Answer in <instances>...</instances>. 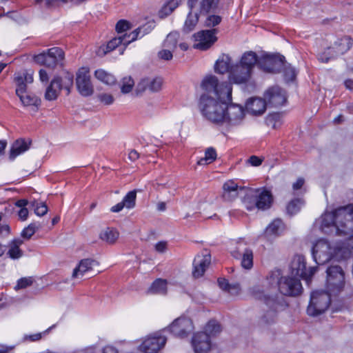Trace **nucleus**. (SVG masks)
<instances>
[{"label": "nucleus", "mask_w": 353, "mask_h": 353, "mask_svg": "<svg viewBox=\"0 0 353 353\" xmlns=\"http://www.w3.org/2000/svg\"><path fill=\"white\" fill-rule=\"evenodd\" d=\"M220 9V7L216 10V13ZM206 18L204 21V26L210 28H216L215 27L219 25L222 21V17L220 15L216 14L215 12L210 13L205 15Z\"/></svg>", "instance_id": "ea45409f"}, {"label": "nucleus", "mask_w": 353, "mask_h": 353, "mask_svg": "<svg viewBox=\"0 0 353 353\" xmlns=\"http://www.w3.org/2000/svg\"><path fill=\"white\" fill-rule=\"evenodd\" d=\"M213 332H194L192 346L195 353H208L212 346Z\"/></svg>", "instance_id": "2eb2a0df"}, {"label": "nucleus", "mask_w": 353, "mask_h": 353, "mask_svg": "<svg viewBox=\"0 0 353 353\" xmlns=\"http://www.w3.org/2000/svg\"><path fill=\"white\" fill-rule=\"evenodd\" d=\"M167 292V281L165 279H156L148 289V292L152 294H165Z\"/></svg>", "instance_id": "4c0bfd02"}, {"label": "nucleus", "mask_w": 353, "mask_h": 353, "mask_svg": "<svg viewBox=\"0 0 353 353\" xmlns=\"http://www.w3.org/2000/svg\"><path fill=\"white\" fill-rule=\"evenodd\" d=\"M16 94L19 97L21 103L24 106L32 107L34 111L37 110L39 106L41 105L40 99L34 94L28 93L27 90Z\"/></svg>", "instance_id": "c756f323"}, {"label": "nucleus", "mask_w": 353, "mask_h": 353, "mask_svg": "<svg viewBox=\"0 0 353 353\" xmlns=\"http://www.w3.org/2000/svg\"><path fill=\"white\" fill-rule=\"evenodd\" d=\"M217 282L221 289L228 292L232 295L238 294L241 290L240 285L239 283L230 284L228 280L223 278L218 279Z\"/></svg>", "instance_id": "c9c22d12"}, {"label": "nucleus", "mask_w": 353, "mask_h": 353, "mask_svg": "<svg viewBox=\"0 0 353 353\" xmlns=\"http://www.w3.org/2000/svg\"><path fill=\"white\" fill-rule=\"evenodd\" d=\"M250 249L243 239L234 240L231 242L230 252L232 257L239 258L241 254Z\"/></svg>", "instance_id": "473e14b6"}, {"label": "nucleus", "mask_w": 353, "mask_h": 353, "mask_svg": "<svg viewBox=\"0 0 353 353\" xmlns=\"http://www.w3.org/2000/svg\"><path fill=\"white\" fill-rule=\"evenodd\" d=\"M284 74L288 81H293L296 77V73L293 68L288 67L284 70Z\"/></svg>", "instance_id": "052dcab7"}, {"label": "nucleus", "mask_w": 353, "mask_h": 353, "mask_svg": "<svg viewBox=\"0 0 353 353\" xmlns=\"http://www.w3.org/2000/svg\"><path fill=\"white\" fill-rule=\"evenodd\" d=\"M341 250V248L332 247L325 239H320L314 245L312 254L314 260L318 265L328 262Z\"/></svg>", "instance_id": "423d86ee"}, {"label": "nucleus", "mask_w": 353, "mask_h": 353, "mask_svg": "<svg viewBox=\"0 0 353 353\" xmlns=\"http://www.w3.org/2000/svg\"><path fill=\"white\" fill-rule=\"evenodd\" d=\"M163 81L159 77H145L140 80L136 87L138 94L143 93L147 90L154 92L161 89Z\"/></svg>", "instance_id": "412c9836"}, {"label": "nucleus", "mask_w": 353, "mask_h": 353, "mask_svg": "<svg viewBox=\"0 0 353 353\" xmlns=\"http://www.w3.org/2000/svg\"><path fill=\"white\" fill-rule=\"evenodd\" d=\"M303 205V201L301 199H296L291 201L287 206V212L289 214H296Z\"/></svg>", "instance_id": "a18cd8bd"}, {"label": "nucleus", "mask_w": 353, "mask_h": 353, "mask_svg": "<svg viewBox=\"0 0 353 353\" xmlns=\"http://www.w3.org/2000/svg\"><path fill=\"white\" fill-rule=\"evenodd\" d=\"M231 58L228 54H222L219 57L214 64V70L219 74H225L231 70Z\"/></svg>", "instance_id": "2f4dec72"}, {"label": "nucleus", "mask_w": 353, "mask_h": 353, "mask_svg": "<svg viewBox=\"0 0 353 353\" xmlns=\"http://www.w3.org/2000/svg\"><path fill=\"white\" fill-rule=\"evenodd\" d=\"M241 267L245 270H250L253 267V251L250 248L248 252H245L244 258L241 261Z\"/></svg>", "instance_id": "09e8293b"}, {"label": "nucleus", "mask_w": 353, "mask_h": 353, "mask_svg": "<svg viewBox=\"0 0 353 353\" xmlns=\"http://www.w3.org/2000/svg\"><path fill=\"white\" fill-rule=\"evenodd\" d=\"M32 143L30 139H19L16 140L12 145L10 153V160H14L17 157L27 151Z\"/></svg>", "instance_id": "cd10ccee"}, {"label": "nucleus", "mask_w": 353, "mask_h": 353, "mask_svg": "<svg viewBox=\"0 0 353 353\" xmlns=\"http://www.w3.org/2000/svg\"><path fill=\"white\" fill-rule=\"evenodd\" d=\"M159 57L163 60H170L172 58V53L170 50H163L159 52Z\"/></svg>", "instance_id": "69168bd1"}, {"label": "nucleus", "mask_w": 353, "mask_h": 353, "mask_svg": "<svg viewBox=\"0 0 353 353\" xmlns=\"http://www.w3.org/2000/svg\"><path fill=\"white\" fill-rule=\"evenodd\" d=\"M76 83L78 91L82 96H90L94 92L88 68H81L79 70L77 73Z\"/></svg>", "instance_id": "4468645a"}, {"label": "nucleus", "mask_w": 353, "mask_h": 353, "mask_svg": "<svg viewBox=\"0 0 353 353\" xmlns=\"http://www.w3.org/2000/svg\"><path fill=\"white\" fill-rule=\"evenodd\" d=\"M64 57V52L61 48L54 47L48 49L47 52L35 55L34 59L39 64L54 68L57 65H62Z\"/></svg>", "instance_id": "9d476101"}, {"label": "nucleus", "mask_w": 353, "mask_h": 353, "mask_svg": "<svg viewBox=\"0 0 353 353\" xmlns=\"http://www.w3.org/2000/svg\"><path fill=\"white\" fill-rule=\"evenodd\" d=\"M316 266H306L305 259L302 255H296L294 256L290 265L291 274L301 278L307 281L311 279L312 276L317 270Z\"/></svg>", "instance_id": "9b49d317"}, {"label": "nucleus", "mask_w": 353, "mask_h": 353, "mask_svg": "<svg viewBox=\"0 0 353 353\" xmlns=\"http://www.w3.org/2000/svg\"><path fill=\"white\" fill-rule=\"evenodd\" d=\"M39 226L35 223H30L28 227L25 228L21 232V236L26 239H30L36 231L38 230Z\"/></svg>", "instance_id": "3c124183"}, {"label": "nucleus", "mask_w": 353, "mask_h": 353, "mask_svg": "<svg viewBox=\"0 0 353 353\" xmlns=\"http://www.w3.org/2000/svg\"><path fill=\"white\" fill-rule=\"evenodd\" d=\"M134 86V81L131 77H123L120 82L121 92L123 94L130 92Z\"/></svg>", "instance_id": "37998d69"}, {"label": "nucleus", "mask_w": 353, "mask_h": 353, "mask_svg": "<svg viewBox=\"0 0 353 353\" xmlns=\"http://www.w3.org/2000/svg\"><path fill=\"white\" fill-rule=\"evenodd\" d=\"M199 0H187V6L193 8L196 6ZM221 0H200L199 9L201 13L216 12L219 8Z\"/></svg>", "instance_id": "a878e982"}, {"label": "nucleus", "mask_w": 353, "mask_h": 353, "mask_svg": "<svg viewBox=\"0 0 353 353\" xmlns=\"http://www.w3.org/2000/svg\"><path fill=\"white\" fill-rule=\"evenodd\" d=\"M216 159V152L214 148H208L205 152V157L203 158H201L199 161L198 163L199 165H205L215 161Z\"/></svg>", "instance_id": "c03bdc74"}, {"label": "nucleus", "mask_w": 353, "mask_h": 353, "mask_svg": "<svg viewBox=\"0 0 353 353\" xmlns=\"http://www.w3.org/2000/svg\"><path fill=\"white\" fill-rule=\"evenodd\" d=\"M250 293L254 298L259 300H263L265 303L266 298H276L277 296H268L265 295L261 288L259 285L253 286L252 288H251L250 289Z\"/></svg>", "instance_id": "49530a36"}, {"label": "nucleus", "mask_w": 353, "mask_h": 353, "mask_svg": "<svg viewBox=\"0 0 353 353\" xmlns=\"http://www.w3.org/2000/svg\"><path fill=\"white\" fill-rule=\"evenodd\" d=\"M252 74V71L239 63L231 68L229 79L234 83H245L251 79Z\"/></svg>", "instance_id": "aec40b11"}, {"label": "nucleus", "mask_w": 353, "mask_h": 353, "mask_svg": "<svg viewBox=\"0 0 353 353\" xmlns=\"http://www.w3.org/2000/svg\"><path fill=\"white\" fill-rule=\"evenodd\" d=\"M245 117L243 107L236 103H227V108L225 111V118L223 123H228L235 125L241 123Z\"/></svg>", "instance_id": "6ab92c4d"}, {"label": "nucleus", "mask_w": 353, "mask_h": 353, "mask_svg": "<svg viewBox=\"0 0 353 353\" xmlns=\"http://www.w3.org/2000/svg\"><path fill=\"white\" fill-rule=\"evenodd\" d=\"M178 327L180 331H190L193 329L192 322L190 319L186 317L178 318Z\"/></svg>", "instance_id": "8fccbe9b"}, {"label": "nucleus", "mask_w": 353, "mask_h": 353, "mask_svg": "<svg viewBox=\"0 0 353 353\" xmlns=\"http://www.w3.org/2000/svg\"><path fill=\"white\" fill-rule=\"evenodd\" d=\"M223 197L225 200L232 201L238 196L239 194H244L246 196V191L249 188L239 186L234 181H226L223 185Z\"/></svg>", "instance_id": "5701e85b"}, {"label": "nucleus", "mask_w": 353, "mask_h": 353, "mask_svg": "<svg viewBox=\"0 0 353 353\" xmlns=\"http://www.w3.org/2000/svg\"><path fill=\"white\" fill-rule=\"evenodd\" d=\"M267 105L279 108L287 101L285 92L279 86H272L268 89L264 94Z\"/></svg>", "instance_id": "f3484780"}, {"label": "nucleus", "mask_w": 353, "mask_h": 353, "mask_svg": "<svg viewBox=\"0 0 353 353\" xmlns=\"http://www.w3.org/2000/svg\"><path fill=\"white\" fill-rule=\"evenodd\" d=\"M199 3H200V0L198 1L196 6H194L192 8H190L189 6H188L190 11H189V13L187 16L186 20L184 23V26L183 28V32H190L192 31L194 29L195 26H196V24L199 21V16L206 15L208 14L213 12H209L208 13H201L200 12V9H199Z\"/></svg>", "instance_id": "4be33fe9"}, {"label": "nucleus", "mask_w": 353, "mask_h": 353, "mask_svg": "<svg viewBox=\"0 0 353 353\" xmlns=\"http://www.w3.org/2000/svg\"><path fill=\"white\" fill-rule=\"evenodd\" d=\"M164 46L172 50L176 48V33L170 32L164 41Z\"/></svg>", "instance_id": "864d4df0"}, {"label": "nucleus", "mask_w": 353, "mask_h": 353, "mask_svg": "<svg viewBox=\"0 0 353 353\" xmlns=\"http://www.w3.org/2000/svg\"><path fill=\"white\" fill-rule=\"evenodd\" d=\"M248 161L253 166H259L262 163V160L256 156H251Z\"/></svg>", "instance_id": "774afa93"}, {"label": "nucleus", "mask_w": 353, "mask_h": 353, "mask_svg": "<svg viewBox=\"0 0 353 353\" xmlns=\"http://www.w3.org/2000/svg\"><path fill=\"white\" fill-rule=\"evenodd\" d=\"M62 89L61 80L59 77H54L47 87L45 99L48 101L55 100Z\"/></svg>", "instance_id": "c85d7f7f"}, {"label": "nucleus", "mask_w": 353, "mask_h": 353, "mask_svg": "<svg viewBox=\"0 0 353 353\" xmlns=\"http://www.w3.org/2000/svg\"><path fill=\"white\" fill-rule=\"evenodd\" d=\"M14 82L17 85L16 94L27 90V85L33 82V72L23 70L15 73Z\"/></svg>", "instance_id": "b1692460"}, {"label": "nucleus", "mask_w": 353, "mask_h": 353, "mask_svg": "<svg viewBox=\"0 0 353 353\" xmlns=\"http://www.w3.org/2000/svg\"><path fill=\"white\" fill-rule=\"evenodd\" d=\"M126 35H123L121 37H115L110 40L106 47L105 50L103 49V54H105L107 52L112 51L120 44L125 43Z\"/></svg>", "instance_id": "a19ab883"}, {"label": "nucleus", "mask_w": 353, "mask_h": 353, "mask_svg": "<svg viewBox=\"0 0 353 353\" xmlns=\"http://www.w3.org/2000/svg\"><path fill=\"white\" fill-rule=\"evenodd\" d=\"M99 265V263L92 259H84L80 261L79 265L74 269L72 277H82L86 272H88Z\"/></svg>", "instance_id": "bb28decb"}, {"label": "nucleus", "mask_w": 353, "mask_h": 353, "mask_svg": "<svg viewBox=\"0 0 353 353\" xmlns=\"http://www.w3.org/2000/svg\"><path fill=\"white\" fill-rule=\"evenodd\" d=\"M285 57L279 54H265L259 61V66L266 72H279L284 66Z\"/></svg>", "instance_id": "ddd939ff"}, {"label": "nucleus", "mask_w": 353, "mask_h": 353, "mask_svg": "<svg viewBox=\"0 0 353 353\" xmlns=\"http://www.w3.org/2000/svg\"><path fill=\"white\" fill-rule=\"evenodd\" d=\"M94 77L101 82L108 85H112L116 83V78L114 76L103 69L97 70L94 72Z\"/></svg>", "instance_id": "f704fd0d"}, {"label": "nucleus", "mask_w": 353, "mask_h": 353, "mask_svg": "<svg viewBox=\"0 0 353 353\" xmlns=\"http://www.w3.org/2000/svg\"><path fill=\"white\" fill-rule=\"evenodd\" d=\"M350 38L345 37L338 39L333 46L328 47L325 51L319 54L318 59L323 63H327L330 59L342 55L352 47Z\"/></svg>", "instance_id": "1a4fd4ad"}, {"label": "nucleus", "mask_w": 353, "mask_h": 353, "mask_svg": "<svg viewBox=\"0 0 353 353\" xmlns=\"http://www.w3.org/2000/svg\"><path fill=\"white\" fill-rule=\"evenodd\" d=\"M334 226L339 235H350L343 243V247L353 249V205H347L336 209L334 211L326 212L321 216V229Z\"/></svg>", "instance_id": "f03ea898"}, {"label": "nucleus", "mask_w": 353, "mask_h": 353, "mask_svg": "<svg viewBox=\"0 0 353 353\" xmlns=\"http://www.w3.org/2000/svg\"><path fill=\"white\" fill-rule=\"evenodd\" d=\"M203 93L201 95L199 108L202 115L208 121L220 124L225 118L227 103L232 101V85L220 82L214 75H207L201 81Z\"/></svg>", "instance_id": "f257e3e1"}, {"label": "nucleus", "mask_w": 353, "mask_h": 353, "mask_svg": "<svg viewBox=\"0 0 353 353\" xmlns=\"http://www.w3.org/2000/svg\"><path fill=\"white\" fill-rule=\"evenodd\" d=\"M211 262V255L208 250H203L199 253L193 261L192 276L194 278H199L203 275L206 269Z\"/></svg>", "instance_id": "a211bd4d"}, {"label": "nucleus", "mask_w": 353, "mask_h": 353, "mask_svg": "<svg viewBox=\"0 0 353 353\" xmlns=\"http://www.w3.org/2000/svg\"><path fill=\"white\" fill-rule=\"evenodd\" d=\"M48 212V207L45 203H39L34 209V212L38 216H43Z\"/></svg>", "instance_id": "680f3d73"}, {"label": "nucleus", "mask_w": 353, "mask_h": 353, "mask_svg": "<svg viewBox=\"0 0 353 353\" xmlns=\"http://www.w3.org/2000/svg\"><path fill=\"white\" fill-rule=\"evenodd\" d=\"M154 249L159 253H164L168 249V242L161 241L157 243L154 245Z\"/></svg>", "instance_id": "e2e57ef3"}, {"label": "nucleus", "mask_w": 353, "mask_h": 353, "mask_svg": "<svg viewBox=\"0 0 353 353\" xmlns=\"http://www.w3.org/2000/svg\"><path fill=\"white\" fill-rule=\"evenodd\" d=\"M166 339L159 332L148 335L140 345V350L145 353H157L165 344Z\"/></svg>", "instance_id": "dca6fc26"}, {"label": "nucleus", "mask_w": 353, "mask_h": 353, "mask_svg": "<svg viewBox=\"0 0 353 353\" xmlns=\"http://www.w3.org/2000/svg\"><path fill=\"white\" fill-rule=\"evenodd\" d=\"M333 292L327 290L315 291L311 295L310 302L307 309L310 316H317L323 313L329 307L331 302V295Z\"/></svg>", "instance_id": "39448f33"}, {"label": "nucleus", "mask_w": 353, "mask_h": 353, "mask_svg": "<svg viewBox=\"0 0 353 353\" xmlns=\"http://www.w3.org/2000/svg\"><path fill=\"white\" fill-rule=\"evenodd\" d=\"M34 281V279L32 276L21 278L18 281L17 285L14 287V289L18 290L19 289L26 288L27 287L32 285Z\"/></svg>", "instance_id": "603ef678"}, {"label": "nucleus", "mask_w": 353, "mask_h": 353, "mask_svg": "<svg viewBox=\"0 0 353 353\" xmlns=\"http://www.w3.org/2000/svg\"><path fill=\"white\" fill-rule=\"evenodd\" d=\"M326 288L327 290L337 294L345 285V272L343 268L338 265H330L326 270Z\"/></svg>", "instance_id": "6e6552de"}, {"label": "nucleus", "mask_w": 353, "mask_h": 353, "mask_svg": "<svg viewBox=\"0 0 353 353\" xmlns=\"http://www.w3.org/2000/svg\"><path fill=\"white\" fill-rule=\"evenodd\" d=\"M280 272H272L268 277L271 285L277 284L279 292L288 296H296L301 294L303 287L299 278L290 276H281Z\"/></svg>", "instance_id": "7ed1b4c3"}, {"label": "nucleus", "mask_w": 353, "mask_h": 353, "mask_svg": "<svg viewBox=\"0 0 353 353\" xmlns=\"http://www.w3.org/2000/svg\"><path fill=\"white\" fill-rule=\"evenodd\" d=\"M137 29H140V37L148 34L152 30L151 26L148 24H145Z\"/></svg>", "instance_id": "338daca9"}, {"label": "nucleus", "mask_w": 353, "mask_h": 353, "mask_svg": "<svg viewBox=\"0 0 353 353\" xmlns=\"http://www.w3.org/2000/svg\"><path fill=\"white\" fill-rule=\"evenodd\" d=\"M176 8V0H170L159 12L160 18H164L170 14Z\"/></svg>", "instance_id": "79ce46f5"}, {"label": "nucleus", "mask_w": 353, "mask_h": 353, "mask_svg": "<svg viewBox=\"0 0 353 353\" xmlns=\"http://www.w3.org/2000/svg\"><path fill=\"white\" fill-rule=\"evenodd\" d=\"M23 241L20 239L12 240L8 245L9 250L7 254L12 259H18L23 255V251L19 248L23 244Z\"/></svg>", "instance_id": "72a5a7b5"}, {"label": "nucleus", "mask_w": 353, "mask_h": 353, "mask_svg": "<svg viewBox=\"0 0 353 353\" xmlns=\"http://www.w3.org/2000/svg\"><path fill=\"white\" fill-rule=\"evenodd\" d=\"M273 199L270 192L265 190H255L249 188L246 191L243 202L248 210L254 208L260 210H266L270 208Z\"/></svg>", "instance_id": "20e7f679"}, {"label": "nucleus", "mask_w": 353, "mask_h": 353, "mask_svg": "<svg viewBox=\"0 0 353 353\" xmlns=\"http://www.w3.org/2000/svg\"><path fill=\"white\" fill-rule=\"evenodd\" d=\"M221 329V324L217 321L212 319L206 324L204 331H219Z\"/></svg>", "instance_id": "4d7b16f0"}, {"label": "nucleus", "mask_w": 353, "mask_h": 353, "mask_svg": "<svg viewBox=\"0 0 353 353\" xmlns=\"http://www.w3.org/2000/svg\"><path fill=\"white\" fill-rule=\"evenodd\" d=\"M41 337V334L40 332H37L33 334L26 335L23 339L26 341L34 342L40 340Z\"/></svg>", "instance_id": "0e129e2a"}, {"label": "nucleus", "mask_w": 353, "mask_h": 353, "mask_svg": "<svg viewBox=\"0 0 353 353\" xmlns=\"http://www.w3.org/2000/svg\"><path fill=\"white\" fill-rule=\"evenodd\" d=\"M124 35H126L125 43H124V46L125 48L129 43L137 40L139 38L140 35V29H135L131 33L128 34H125Z\"/></svg>", "instance_id": "bf43d9fd"}, {"label": "nucleus", "mask_w": 353, "mask_h": 353, "mask_svg": "<svg viewBox=\"0 0 353 353\" xmlns=\"http://www.w3.org/2000/svg\"><path fill=\"white\" fill-rule=\"evenodd\" d=\"M62 88L67 90V94L70 92V88L73 85V75L68 73L63 79L61 78Z\"/></svg>", "instance_id": "5fc2aeb1"}, {"label": "nucleus", "mask_w": 353, "mask_h": 353, "mask_svg": "<svg viewBox=\"0 0 353 353\" xmlns=\"http://www.w3.org/2000/svg\"><path fill=\"white\" fill-rule=\"evenodd\" d=\"M98 99L105 105H111L113 103L114 99L110 94L102 93L97 96Z\"/></svg>", "instance_id": "13d9d810"}, {"label": "nucleus", "mask_w": 353, "mask_h": 353, "mask_svg": "<svg viewBox=\"0 0 353 353\" xmlns=\"http://www.w3.org/2000/svg\"><path fill=\"white\" fill-rule=\"evenodd\" d=\"M283 230V223L280 219L273 221L265 229V235L267 237L278 235Z\"/></svg>", "instance_id": "58836bf2"}, {"label": "nucleus", "mask_w": 353, "mask_h": 353, "mask_svg": "<svg viewBox=\"0 0 353 353\" xmlns=\"http://www.w3.org/2000/svg\"><path fill=\"white\" fill-rule=\"evenodd\" d=\"M219 32L217 28L204 30L194 34L195 43L194 48L201 50L209 49L216 41V34Z\"/></svg>", "instance_id": "f8f14e48"}, {"label": "nucleus", "mask_w": 353, "mask_h": 353, "mask_svg": "<svg viewBox=\"0 0 353 353\" xmlns=\"http://www.w3.org/2000/svg\"><path fill=\"white\" fill-rule=\"evenodd\" d=\"M265 304L269 307L259 320V325L265 326L275 323L276 314L285 308L287 303L283 296L266 298Z\"/></svg>", "instance_id": "0eeeda50"}, {"label": "nucleus", "mask_w": 353, "mask_h": 353, "mask_svg": "<svg viewBox=\"0 0 353 353\" xmlns=\"http://www.w3.org/2000/svg\"><path fill=\"white\" fill-rule=\"evenodd\" d=\"M266 107L267 103L265 99L258 97L249 99L245 105L247 112L254 116L263 114L266 110Z\"/></svg>", "instance_id": "393cba45"}, {"label": "nucleus", "mask_w": 353, "mask_h": 353, "mask_svg": "<svg viewBox=\"0 0 353 353\" xmlns=\"http://www.w3.org/2000/svg\"><path fill=\"white\" fill-rule=\"evenodd\" d=\"M132 28L131 23L125 19L119 20L115 26L116 31L118 33H122Z\"/></svg>", "instance_id": "6e6d98bb"}, {"label": "nucleus", "mask_w": 353, "mask_h": 353, "mask_svg": "<svg viewBox=\"0 0 353 353\" xmlns=\"http://www.w3.org/2000/svg\"><path fill=\"white\" fill-rule=\"evenodd\" d=\"M137 198V190L129 192L123 198V202L127 208H132L135 205Z\"/></svg>", "instance_id": "de8ad7c7"}, {"label": "nucleus", "mask_w": 353, "mask_h": 353, "mask_svg": "<svg viewBox=\"0 0 353 353\" xmlns=\"http://www.w3.org/2000/svg\"><path fill=\"white\" fill-rule=\"evenodd\" d=\"M119 233L116 229L107 228L100 233L99 238L109 244H113L119 238Z\"/></svg>", "instance_id": "e433bc0d"}, {"label": "nucleus", "mask_w": 353, "mask_h": 353, "mask_svg": "<svg viewBox=\"0 0 353 353\" xmlns=\"http://www.w3.org/2000/svg\"><path fill=\"white\" fill-rule=\"evenodd\" d=\"M259 59L253 51H248L242 55L239 64L253 72L256 64L259 65Z\"/></svg>", "instance_id": "7c9ffc66"}]
</instances>
